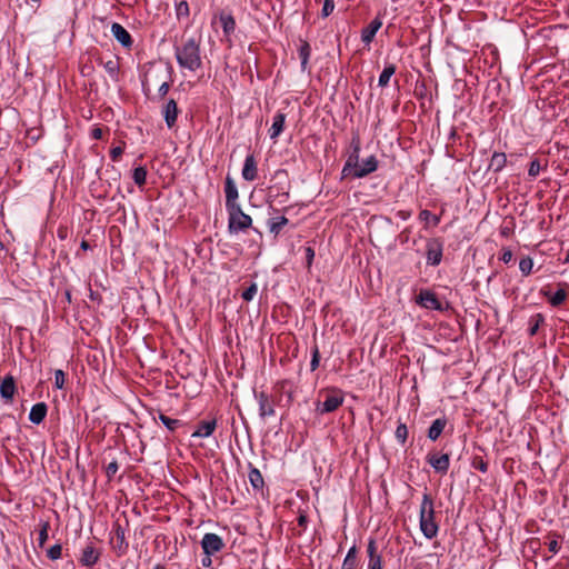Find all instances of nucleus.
I'll return each mask as SVG.
<instances>
[{"label":"nucleus","mask_w":569,"mask_h":569,"mask_svg":"<svg viewBox=\"0 0 569 569\" xmlns=\"http://www.w3.org/2000/svg\"><path fill=\"white\" fill-rule=\"evenodd\" d=\"M241 176L246 181H253L258 177V166L253 153L247 154Z\"/></svg>","instance_id":"dca6fc26"},{"label":"nucleus","mask_w":569,"mask_h":569,"mask_svg":"<svg viewBox=\"0 0 569 569\" xmlns=\"http://www.w3.org/2000/svg\"><path fill=\"white\" fill-rule=\"evenodd\" d=\"M378 168V160L375 156H370L362 161L353 171V178H363L372 172H375Z\"/></svg>","instance_id":"2eb2a0df"},{"label":"nucleus","mask_w":569,"mask_h":569,"mask_svg":"<svg viewBox=\"0 0 569 569\" xmlns=\"http://www.w3.org/2000/svg\"><path fill=\"white\" fill-rule=\"evenodd\" d=\"M179 109L176 100L170 99L163 107L162 114L168 128H172L178 118Z\"/></svg>","instance_id":"4be33fe9"},{"label":"nucleus","mask_w":569,"mask_h":569,"mask_svg":"<svg viewBox=\"0 0 569 569\" xmlns=\"http://www.w3.org/2000/svg\"><path fill=\"white\" fill-rule=\"evenodd\" d=\"M66 382V375L63 370L57 369L54 371V386L58 389H63Z\"/></svg>","instance_id":"09e8293b"},{"label":"nucleus","mask_w":569,"mask_h":569,"mask_svg":"<svg viewBox=\"0 0 569 569\" xmlns=\"http://www.w3.org/2000/svg\"><path fill=\"white\" fill-rule=\"evenodd\" d=\"M548 549L550 552L556 555L560 550V545L558 543V541L556 539H553V540L549 541Z\"/></svg>","instance_id":"4d7b16f0"},{"label":"nucleus","mask_w":569,"mask_h":569,"mask_svg":"<svg viewBox=\"0 0 569 569\" xmlns=\"http://www.w3.org/2000/svg\"><path fill=\"white\" fill-rule=\"evenodd\" d=\"M398 216H399L402 220H407V219L411 216V213H410V211H403V210H400V211L398 212Z\"/></svg>","instance_id":"680f3d73"},{"label":"nucleus","mask_w":569,"mask_h":569,"mask_svg":"<svg viewBox=\"0 0 569 569\" xmlns=\"http://www.w3.org/2000/svg\"><path fill=\"white\" fill-rule=\"evenodd\" d=\"M219 20L221 22L222 30L226 36H230L234 32L236 20L231 14L221 13Z\"/></svg>","instance_id":"2f4dec72"},{"label":"nucleus","mask_w":569,"mask_h":569,"mask_svg":"<svg viewBox=\"0 0 569 569\" xmlns=\"http://www.w3.org/2000/svg\"><path fill=\"white\" fill-rule=\"evenodd\" d=\"M289 220L284 216L274 217L268 220V228L271 233L278 236Z\"/></svg>","instance_id":"7c9ffc66"},{"label":"nucleus","mask_w":569,"mask_h":569,"mask_svg":"<svg viewBox=\"0 0 569 569\" xmlns=\"http://www.w3.org/2000/svg\"><path fill=\"white\" fill-rule=\"evenodd\" d=\"M315 250L310 246L305 248V256H306V264L307 268L310 269L315 259Z\"/></svg>","instance_id":"864d4df0"},{"label":"nucleus","mask_w":569,"mask_h":569,"mask_svg":"<svg viewBox=\"0 0 569 569\" xmlns=\"http://www.w3.org/2000/svg\"><path fill=\"white\" fill-rule=\"evenodd\" d=\"M159 419L164 427L172 432L182 426V422L179 419L170 418L163 413L159 415Z\"/></svg>","instance_id":"e433bc0d"},{"label":"nucleus","mask_w":569,"mask_h":569,"mask_svg":"<svg viewBox=\"0 0 569 569\" xmlns=\"http://www.w3.org/2000/svg\"><path fill=\"white\" fill-rule=\"evenodd\" d=\"M256 398L259 403L260 417L266 418V417L274 416L276 411H274L273 402L270 400L269 396L266 392L262 391V392L256 395Z\"/></svg>","instance_id":"6ab92c4d"},{"label":"nucleus","mask_w":569,"mask_h":569,"mask_svg":"<svg viewBox=\"0 0 569 569\" xmlns=\"http://www.w3.org/2000/svg\"><path fill=\"white\" fill-rule=\"evenodd\" d=\"M201 565H202L204 568H209V567H211V565H212L211 556H207V555H204V557L201 559Z\"/></svg>","instance_id":"052dcab7"},{"label":"nucleus","mask_w":569,"mask_h":569,"mask_svg":"<svg viewBox=\"0 0 569 569\" xmlns=\"http://www.w3.org/2000/svg\"><path fill=\"white\" fill-rule=\"evenodd\" d=\"M419 220L425 223H431L432 227H437L440 222V216L432 214L429 210L423 209L419 213Z\"/></svg>","instance_id":"c9c22d12"},{"label":"nucleus","mask_w":569,"mask_h":569,"mask_svg":"<svg viewBox=\"0 0 569 569\" xmlns=\"http://www.w3.org/2000/svg\"><path fill=\"white\" fill-rule=\"evenodd\" d=\"M381 26L382 21L380 17H376L366 28L361 30V41L365 44L371 43Z\"/></svg>","instance_id":"aec40b11"},{"label":"nucleus","mask_w":569,"mask_h":569,"mask_svg":"<svg viewBox=\"0 0 569 569\" xmlns=\"http://www.w3.org/2000/svg\"><path fill=\"white\" fill-rule=\"evenodd\" d=\"M80 247H81V249H83V250H88V249H90V244H89V242H88V241H86V240H82V241H81Z\"/></svg>","instance_id":"e2e57ef3"},{"label":"nucleus","mask_w":569,"mask_h":569,"mask_svg":"<svg viewBox=\"0 0 569 569\" xmlns=\"http://www.w3.org/2000/svg\"><path fill=\"white\" fill-rule=\"evenodd\" d=\"M507 164V156L503 152H493L489 163V170L500 172Z\"/></svg>","instance_id":"a878e982"},{"label":"nucleus","mask_w":569,"mask_h":569,"mask_svg":"<svg viewBox=\"0 0 569 569\" xmlns=\"http://www.w3.org/2000/svg\"><path fill=\"white\" fill-rule=\"evenodd\" d=\"M99 559L100 552L90 543L83 548L79 561L82 566L92 568L98 563Z\"/></svg>","instance_id":"a211bd4d"},{"label":"nucleus","mask_w":569,"mask_h":569,"mask_svg":"<svg viewBox=\"0 0 569 569\" xmlns=\"http://www.w3.org/2000/svg\"><path fill=\"white\" fill-rule=\"evenodd\" d=\"M228 230L231 234L249 229L252 224V218L244 213L240 206L228 209Z\"/></svg>","instance_id":"20e7f679"},{"label":"nucleus","mask_w":569,"mask_h":569,"mask_svg":"<svg viewBox=\"0 0 569 569\" xmlns=\"http://www.w3.org/2000/svg\"><path fill=\"white\" fill-rule=\"evenodd\" d=\"M357 566H358V549H357V546L353 545L352 547L349 548V550L343 559L341 569H355Z\"/></svg>","instance_id":"cd10ccee"},{"label":"nucleus","mask_w":569,"mask_h":569,"mask_svg":"<svg viewBox=\"0 0 569 569\" xmlns=\"http://www.w3.org/2000/svg\"><path fill=\"white\" fill-rule=\"evenodd\" d=\"M311 361H310V370L311 371H315L317 370V368L319 367V363H320V352H319V348L317 345H315L312 347V350H311Z\"/></svg>","instance_id":"49530a36"},{"label":"nucleus","mask_w":569,"mask_h":569,"mask_svg":"<svg viewBox=\"0 0 569 569\" xmlns=\"http://www.w3.org/2000/svg\"><path fill=\"white\" fill-rule=\"evenodd\" d=\"M273 180L276 182L269 187V194L274 198H283L280 203L286 202L289 198L290 183L284 170H279L274 173Z\"/></svg>","instance_id":"39448f33"},{"label":"nucleus","mask_w":569,"mask_h":569,"mask_svg":"<svg viewBox=\"0 0 569 569\" xmlns=\"http://www.w3.org/2000/svg\"><path fill=\"white\" fill-rule=\"evenodd\" d=\"M217 428V420H201L198 422L196 431L191 437L193 438H207L210 437Z\"/></svg>","instance_id":"412c9836"},{"label":"nucleus","mask_w":569,"mask_h":569,"mask_svg":"<svg viewBox=\"0 0 569 569\" xmlns=\"http://www.w3.org/2000/svg\"><path fill=\"white\" fill-rule=\"evenodd\" d=\"M123 147L121 146H117V147H113L111 150H110V158L112 161H119L122 153H123Z\"/></svg>","instance_id":"5fc2aeb1"},{"label":"nucleus","mask_w":569,"mask_h":569,"mask_svg":"<svg viewBox=\"0 0 569 569\" xmlns=\"http://www.w3.org/2000/svg\"><path fill=\"white\" fill-rule=\"evenodd\" d=\"M132 179L138 187L144 186L147 181V169L144 167L134 168Z\"/></svg>","instance_id":"4c0bfd02"},{"label":"nucleus","mask_w":569,"mask_h":569,"mask_svg":"<svg viewBox=\"0 0 569 569\" xmlns=\"http://www.w3.org/2000/svg\"><path fill=\"white\" fill-rule=\"evenodd\" d=\"M111 33L122 47L127 49H130L132 47V37L122 24L113 22L111 24Z\"/></svg>","instance_id":"4468645a"},{"label":"nucleus","mask_w":569,"mask_h":569,"mask_svg":"<svg viewBox=\"0 0 569 569\" xmlns=\"http://www.w3.org/2000/svg\"><path fill=\"white\" fill-rule=\"evenodd\" d=\"M48 412V406L44 402H38L31 407L29 420L34 425H40Z\"/></svg>","instance_id":"5701e85b"},{"label":"nucleus","mask_w":569,"mask_h":569,"mask_svg":"<svg viewBox=\"0 0 569 569\" xmlns=\"http://www.w3.org/2000/svg\"><path fill=\"white\" fill-rule=\"evenodd\" d=\"M200 46V39L193 37L182 39L180 44L174 46V57L180 68L194 72L202 67Z\"/></svg>","instance_id":"f257e3e1"},{"label":"nucleus","mask_w":569,"mask_h":569,"mask_svg":"<svg viewBox=\"0 0 569 569\" xmlns=\"http://www.w3.org/2000/svg\"><path fill=\"white\" fill-rule=\"evenodd\" d=\"M297 523H298V527L300 528L299 530H295V535L297 536H301L302 532L306 530L307 526H308V517L306 515L305 511H301L297 518Z\"/></svg>","instance_id":"37998d69"},{"label":"nucleus","mask_w":569,"mask_h":569,"mask_svg":"<svg viewBox=\"0 0 569 569\" xmlns=\"http://www.w3.org/2000/svg\"><path fill=\"white\" fill-rule=\"evenodd\" d=\"M367 558V569H383L382 555L378 550V543L373 538L368 541Z\"/></svg>","instance_id":"9b49d317"},{"label":"nucleus","mask_w":569,"mask_h":569,"mask_svg":"<svg viewBox=\"0 0 569 569\" xmlns=\"http://www.w3.org/2000/svg\"><path fill=\"white\" fill-rule=\"evenodd\" d=\"M190 13L189 4L187 1H181L176 6L177 18H187Z\"/></svg>","instance_id":"a18cd8bd"},{"label":"nucleus","mask_w":569,"mask_h":569,"mask_svg":"<svg viewBox=\"0 0 569 569\" xmlns=\"http://www.w3.org/2000/svg\"><path fill=\"white\" fill-rule=\"evenodd\" d=\"M62 556V546L60 543H56L47 550V557L50 560H58Z\"/></svg>","instance_id":"c03bdc74"},{"label":"nucleus","mask_w":569,"mask_h":569,"mask_svg":"<svg viewBox=\"0 0 569 569\" xmlns=\"http://www.w3.org/2000/svg\"><path fill=\"white\" fill-rule=\"evenodd\" d=\"M201 548L207 556H213L224 548V542L217 533L208 532L202 537Z\"/></svg>","instance_id":"6e6552de"},{"label":"nucleus","mask_w":569,"mask_h":569,"mask_svg":"<svg viewBox=\"0 0 569 569\" xmlns=\"http://www.w3.org/2000/svg\"><path fill=\"white\" fill-rule=\"evenodd\" d=\"M118 470H119V465H118L117 460H112L111 462L108 463V466L106 467V476L109 481L113 478V476L117 473Z\"/></svg>","instance_id":"603ef678"},{"label":"nucleus","mask_w":569,"mask_h":569,"mask_svg":"<svg viewBox=\"0 0 569 569\" xmlns=\"http://www.w3.org/2000/svg\"><path fill=\"white\" fill-rule=\"evenodd\" d=\"M110 543L117 556L121 557L128 552L129 543L126 538V530L119 522L113 525Z\"/></svg>","instance_id":"0eeeda50"},{"label":"nucleus","mask_w":569,"mask_h":569,"mask_svg":"<svg viewBox=\"0 0 569 569\" xmlns=\"http://www.w3.org/2000/svg\"><path fill=\"white\" fill-rule=\"evenodd\" d=\"M396 439L401 443L405 445L408 438V428L406 423L399 422L395 432Z\"/></svg>","instance_id":"79ce46f5"},{"label":"nucleus","mask_w":569,"mask_h":569,"mask_svg":"<svg viewBox=\"0 0 569 569\" xmlns=\"http://www.w3.org/2000/svg\"><path fill=\"white\" fill-rule=\"evenodd\" d=\"M153 569H166V567H164V566H162V565H157V566H154V568H153Z\"/></svg>","instance_id":"69168bd1"},{"label":"nucleus","mask_w":569,"mask_h":569,"mask_svg":"<svg viewBox=\"0 0 569 569\" xmlns=\"http://www.w3.org/2000/svg\"><path fill=\"white\" fill-rule=\"evenodd\" d=\"M446 426H447V419L446 418H438V419L433 420V422L431 423V426L428 429V435H427L428 438L431 441L438 440V438L443 432Z\"/></svg>","instance_id":"393cba45"},{"label":"nucleus","mask_w":569,"mask_h":569,"mask_svg":"<svg viewBox=\"0 0 569 569\" xmlns=\"http://www.w3.org/2000/svg\"><path fill=\"white\" fill-rule=\"evenodd\" d=\"M248 477L253 489H262L264 481L259 469L251 467Z\"/></svg>","instance_id":"f704fd0d"},{"label":"nucleus","mask_w":569,"mask_h":569,"mask_svg":"<svg viewBox=\"0 0 569 569\" xmlns=\"http://www.w3.org/2000/svg\"><path fill=\"white\" fill-rule=\"evenodd\" d=\"M352 152L349 154L343 168L342 174L352 176V171L359 166V152H360V141L358 138H353L351 141Z\"/></svg>","instance_id":"f8f14e48"},{"label":"nucleus","mask_w":569,"mask_h":569,"mask_svg":"<svg viewBox=\"0 0 569 569\" xmlns=\"http://www.w3.org/2000/svg\"><path fill=\"white\" fill-rule=\"evenodd\" d=\"M258 291V287L256 283H252L248 287L241 295L242 299L246 301H251Z\"/></svg>","instance_id":"3c124183"},{"label":"nucleus","mask_w":569,"mask_h":569,"mask_svg":"<svg viewBox=\"0 0 569 569\" xmlns=\"http://www.w3.org/2000/svg\"><path fill=\"white\" fill-rule=\"evenodd\" d=\"M66 299L70 300V293L69 292H67Z\"/></svg>","instance_id":"338daca9"},{"label":"nucleus","mask_w":569,"mask_h":569,"mask_svg":"<svg viewBox=\"0 0 569 569\" xmlns=\"http://www.w3.org/2000/svg\"><path fill=\"white\" fill-rule=\"evenodd\" d=\"M513 253L509 248H503L501 251L500 260L503 263H509L512 260Z\"/></svg>","instance_id":"6e6d98bb"},{"label":"nucleus","mask_w":569,"mask_h":569,"mask_svg":"<svg viewBox=\"0 0 569 569\" xmlns=\"http://www.w3.org/2000/svg\"><path fill=\"white\" fill-rule=\"evenodd\" d=\"M17 387L14 378L8 375L0 383V396L6 402H12Z\"/></svg>","instance_id":"f3484780"},{"label":"nucleus","mask_w":569,"mask_h":569,"mask_svg":"<svg viewBox=\"0 0 569 569\" xmlns=\"http://www.w3.org/2000/svg\"><path fill=\"white\" fill-rule=\"evenodd\" d=\"M443 256V241L441 238H430L426 243L427 264L437 267L441 263Z\"/></svg>","instance_id":"423d86ee"},{"label":"nucleus","mask_w":569,"mask_h":569,"mask_svg":"<svg viewBox=\"0 0 569 569\" xmlns=\"http://www.w3.org/2000/svg\"><path fill=\"white\" fill-rule=\"evenodd\" d=\"M106 72L109 74V77L113 80V81H118L119 80V70H120V66H119V62L117 60H113V59H110L108 61H101Z\"/></svg>","instance_id":"72a5a7b5"},{"label":"nucleus","mask_w":569,"mask_h":569,"mask_svg":"<svg viewBox=\"0 0 569 569\" xmlns=\"http://www.w3.org/2000/svg\"><path fill=\"white\" fill-rule=\"evenodd\" d=\"M91 137L96 140H99L102 138V129L101 128H94L92 131H91Z\"/></svg>","instance_id":"bf43d9fd"},{"label":"nucleus","mask_w":569,"mask_h":569,"mask_svg":"<svg viewBox=\"0 0 569 569\" xmlns=\"http://www.w3.org/2000/svg\"><path fill=\"white\" fill-rule=\"evenodd\" d=\"M566 287H568L567 283H559V288L557 289V291L551 297L548 298V301L552 307H559L566 301Z\"/></svg>","instance_id":"bb28decb"},{"label":"nucleus","mask_w":569,"mask_h":569,"mask_svg":"<svg viewBox=\"0 0 569 569\" xmlns=\"http://www.w3.org/2000/svg\"><path fill=\"white\" fill-rule=\"evenodd\" d=\"M343 403V396L340 390H320L316 402V411L320 415L336 411Z\"/></svg>","instance_id":"7ed1b4c3"},{"label":"nucleus","mask_w":569,"mask_h":569,"mask_svg":"<svg viewBox=\"0 0 569 569\" xmlns=\"http://www.w3.org/2000/svg\"><path fill=\"white\" fill-rule=\"evenodd\" d=\"M470 465L473 469L479 470L482 473H486L488 471V462L483 459L482 456L475 455L471 458Z\"/></svg>","instance_id":"58836bf2"},{"label":"nucleus","mask_w":569,"mask_h":569,"mask_svg":"<svg viewBox=\"0 0 569 569\" xmlns=\"http://www.w3.org/2000/svg\"><path fill=\"white\" fill-rule=\"evenodd\" d=\"M286 122V114L277 112L273 117L272 126L269 129L270 139L276 140L283 131Z\"/></svg>","instance_id":"b1692460"},{"label":"nucleus","mask_w":569,"mask_h":569,"mask_svg":"<svg viewBox=\"0 0 569 569\" xmlns=\"http://www.w3.org/2000/svg\"><path fill=\"white\" fill-rule=\"evenodd\" d=\"M563 263H569V250L566 253V257L563 259Z\"/></svg>","instance_id":"0e129e2a"},{"label":"nucleus","mask_w":569,"mask_h":569,"mask_svg":"<svg viewBox=\"0 0 569 569\" xmlns=\"http://www.w3.org/2000/svg\"><path fill=\"white\" fill-rule=\"evenodd\" d=\"M224 193H226V209H231L240 206L238 203L239 192L234 180L227 176L224 180Z\"/></svg>","instance_id":"ddd939ff"},{"label":"nucleus","mask_w":569,"mask_h":569,"mask_svg":"<svg viewBox=\"0 0 569 569\" xmlns=\"http://www.w3.org/2000/svg\"><path fill=\"white\" fill-rule=\"evenodd\" d=\"M50 529V525L48 521H42L40 523V530H39V538H38V545L40 548H42L48 540V531Z\"/></svg>","instance_id":"a19ab883"},{"label":"nucleus","mask_w":569,"mask_h":569,"mask_svg":"<svg viewBox=\"0 0 569 569\" xmlns=\"http://www.w3.org/2000/svg\"><path fill=\"white\" fill-rule=\"evenodd\" d=\"M169 89H170L169 82L168 81L162 82L158 90L159 96L161 98H163L168 93Z\"/></svg>","instance_id":"13d9d810"},{"label":"nucleus","mask_w":569,"mask_h":569,"mask_svg":"<svg viewBox=\"0 0 569 569\" xmlns=\"http://www.w3.org/2000/svg\"><path fill=\"white\" fill-rule=\"evenodd\" d=\"M545 323V316L542 313H536L529 318L528 335L533 337L537 335L540 326Z\"/></svg>","instance_id":"473e14b6"},{"label":"nucleus","mask_w":569,"mask_h":569,"mask_svg":"<svg viewBox=\"0 0 569 569\" xmlns=\"http://www.w3.org/2000/svg\"><path fill=\"white\" fill-rule=\"evenodd\" d=\"M416 302L428 310H442V303L439 301L436 293L429 289H421L416 298Z\"/></svg>","instance_id":"9d476101"},{"label":"nucleus","mask_w":569,"mask_h":569,"mask_svg":"<svg viewBox=\"0 0 569 569\" xmlns=\"http://www.w3.org/2000/svg\"><path fill=\"white\" fill-rule=\"evenodd\" d=\"M532 268H533V260L529 256L523 257L519 261V269H520L522 276L528 277L531 273Z\"/></svg>","instance_id":"ea45409f"},{"label":"nucleus","mask_w":569,"mask_h":569,"mask_svg":"<svg viewBox=\"0 0 569 569\" xmlns=\"http://www.w3.org/2000/svg\"><path fill=\"white\" fill-rule=\"evenodd\" d=\"M397 67L393 63H386L378 79V86L385 88L389 84L390 78L396 73Z\"/></svg>","instance_id":"c756f323"},{"label":"nucleus","mask_w":569,"mask_h":569,"mask_svg":"<svg viewBox=\"0 0 569 569\" xmlns=\"http://www.w3.org/2000/svg\"><path fill=\"white\" fill-rule=\"evenodd\" d=\"M420 530L427 539L437 537L439 526L436 521V512L432 497L425 492L419 511Z\"/></svg>","instance_id":"f03ea898"},{"label":"nucleus","mask_w":569,"mask_h":569,"mask_svg":"<svg viewBox=\"0 0 569 569\" xmlns=\"http://www.w3.org/2000/svg\"><path fill=\"white\" fill-rule=\"evenodd\" d=\"M541 170V166L538 159H535L530 162L529 169H528V176L531 179H535Z\"/></svg>","instance_id":"de8ad7c7"},{"label":"nucleus","mask_w":569,"mask_h":569,"mask_svg":"<svg viewBox=\"0 0 569 569\" xmlns=\"http://www.w3.org/2000/svg\"><path fill=\"white\" fill-rule=\"evenodd\" d=\"M427 462L440 475L447 473L450 467V455L431 451L427 455Z\"/></svg>","instance_id":"1a4fd4ad"},{"label":"nucleus","mask_w":569,"mask_h":569,"mask_svg":"<svg viewBox=\"0 0 569 569\" xmlns=\"http://www.w3.org/2000/svg\"><path fill=\"white\" fill-rule=\"evenodd\" d=\"M298 53L301 60V70L306 71L308 69V63L311 56V47L308 41L301 40Z\"/></svg>","instance_id":"c85d7f7f"},{"label":"nucleus","mask_w":569,"mask_h":569,"mask_svg":"<svg viewBox=\"0 0 569 569\" xmlns=\"http://www.w3.org/2000/svg\"><path fill=\"white\" fill-rule=\"evenodd\" d=\"M333 10H335V0H323L321 17L322 18L329 17Z\"/></svg>","instance_id":"8fccbe9b"}]
</instances>
